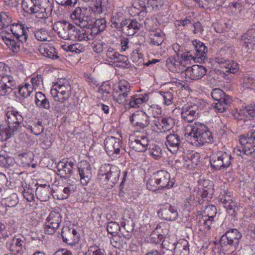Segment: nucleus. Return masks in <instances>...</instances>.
I'll list each match as a JSON object with an SVG mask.
<instances>
[{"instance_id": "46", "label": "nucleus", "mask_w": 255, "mask_h": 255, "mask_svg": "<svg viewBox=\"0 0 255 255\" xmlns=\"http://www.w3.org/2000/svg\"><path fill=\"white\" fill-rule=\"evenodd\" d=\"M33 89L30 84L26 83L24 85L19 86L18 88V93L23 98H27L30 96Z\"/></svg>"}, {"instance_id": "22", "label": "nucleus", "mask_w": 255, "mask_h": 255, "mask_svg": "<svg viewBox=\"0 0 255 255\" xmlns=\"http://www.w3.org/2000/svg\"><path fill=\"white\" fill-rule=\"evenodd\" d=\"M158 215L165 220L174 221L178 216V212L175 206L166 203L162 206Z\"/></svg>"}, {"instance_id": "56", "label": "nucleus", "mask_w": 255, "mask_h": 255, "mask_svg": "<svg viewBox=\"0 0 255 255\" xmlns=\"http://www.w3.org/2000/svg\"><path fill=\"white\" fill-rule=\"evenodd\" d=\"M12 130L9 128H7L4 127H0V140L5 141L11 137Z\"/></svg>"}, {"instance_id": "41", "label": "nucleus", "mask_w": 255, "mask_h": 255, "mask_svg": "<svg viewBox=\"0 0 255 255\" xmlns=\"http://www.w3.org/2000/svg\"><path fill=\"white\" fill-rule=\"evenodd\" d=\"M108 4V0H96L94 6L92 7V10L96 14H100L107 8Z\"/></svg>"}, {"instance_id": "42", "label": "nucleus", "mask_w": 255, "mask_h": 255, "mask_svg": "<svg viewBox=\"0 0 255 255\" xmlns=\"http://www.w3.org/2000/svg\"><path fill=\"white\" fill-rule=\"evenodd\" d=\"M176 242L171 239L164 240L161 245V250L175 252Z\"/></svg>"}, {"instance_id": "8", "label": "nucleus", "mask_w": 255, "mask_h": 255, "mask_svg": "<svg viewBox=\"0 0 255 255\" xmlns=\"http://www.w3.org/2000/svg\"><path fill=\"white\" fill-rule=\"evenodd\" d=\"M233 158L229 151H218L210 157L211 166L216 170H226L232 164Z\"/></svg>"}, {"instance_id": "31", "label": "nucleus", "mask_w": 255, "mask_h": 255, "mask_svg": "<svg viewBox=\"0 0 255 255\" xmlns=\"http://www.w3.org/2000/svg\"><path fill=\"white\" fill-rule=\"evenodd\" d=\"M125 22L121 29L124 34L128 36L133 35L139 29L140 24L136 21L127 19Z\"/></svg>"}, {"instance_id": "7", "label": "nucleus", "mask_w": 255, "mask_h": 255, "mask_svg": "<svg viewBox=\"0 0 255 255\" xmlns=\"http://www.w3.org/2000/svg\"><path fill=\"white\" fill-rule=\"evenodd\" d=\"M120 174V170L117 166L105 164L100 167L98 176L102 183L113 187L118 181Z\"/></svg>"}, {"instance_id": "28", "label": "nucleus", "mask_w": 255, "mask_h": 255, "mask_svg": "<svg viewBox=\"0 0 255 255\" xmlns=\"http://www.w3.org/2000/svg\"><path fill=\"white\" fill-rule=\"evenodd\" d=\"M69 25L70 23L65 20L58 21L53 24L52 28L59 37L67 40Z\"/></svg>"}, {"instance_id": "5", "label": "nucleus", "mask_w": 255, "mask_h": 255, "mask_svg": "<svg viewBox=\"0 0 255 255\" xmlns=\"http://www.w3.org/2000/svg\"><path fill=\"white\" fill-rule=\"evenodd\" d=\"M50 93L55 101L63 104L59 108L56 107L58 111H63L66 107H68L66 102L71 95V87L67 81L60 80L56 82L52 86Z\"/></svg>"}, {"instance_id": "47", "label": "nucleus", "mask_w": 255, "mask_h": 255, "mask_svg": "<svg viewBox=\"0 0 255 255\" xmlns=\"http://www.w3.org/2000/svg\"><path fill=\"white\" fill-rule=\"evenodd\" d=\"M3 202L7 207H15L18 203L17 195L16 193H12L9 197L4 198Z\"/></svg>"}, {"instance_id": "40", "label": "nucleus", "mask_w": 255, "mask_h": 255, "mask_svg": "<svg viewBox=\"0 0 255 255\" xmlns=\"http://www.w3.org/2000/svg\"><path fill=\"white\" fill-rule=\"evenodd\" d=\"M127 19L124 18L123 17V14L121 12L116 13L115 15H114L111 20L112 23V26L118 29H121L124 25V23L126 22Z\"/></svg>"}, {"instance_id": "43", "label": "nucleus", "mask_w": 255, "mask_h": 255, "mask_svg": "<svg viewBox=\"0 0 255 255\" xmlns=\"http://www.w3.org/2000/svg\"><path fill=\"white\" fill-rule=\"evenodd\" d=\"M12 22V17L6 12H1L0 13V29L7 27Z\"/></svg>"}, {"instance_id": "44", "label": "nucleus", "mask_w": 255, "mask_h": 255, "mask_svg": "<svg viewBox=\"0 0 255 255\" xmlns=\"http://www.w3.org/2000/svg\"><path fill=\"white\" fill-rule=\"evenodd\" d=\"M68 231L69 232V233L72 234L73 236L72 242H69L70 241L69 239L64 237V236L63 235L64 232L63 231H62L61 233V236L63 239V241L64 242L69 244H74L78 242L79 240L80 236L79 234L76 231V230L74 229H68Z\"/></svg>"}, {"instance_id": "36", "label": "nucleus", "mask_w": 255, "mask_h": 255, "mask_svg": "<svg viewBox=\"0 0 255 255\" xmlns=\"http://www.w3.org/2000/svg\"><path fill=\"white\" fill-rule=\"evenodd\" d=\"M217 101V103H215V109L219 113H223L228 109L232 102V100L230 96H226L224 97V99Z\"/></svg>"}, {"instance_id": "34", "label": "nucleus", "mask_w": 255, "mask_h": 255, "mask_svg": "<svg viewBox=\"0 0 255 255\" xmlns=\"http://www.w3.org/2000/svg\"><path fill=\"white\" fill-rule=\"evenodd\" d=\"M220 202L222 203L224 207L228 211L234 212L236 208V203L235 202L229 195H227L226 192L224 191V194L220 195L219 197Z\"/></svg>"}, {"instance_id": "18", "label": "nucleus", "mask_w": 255, "mask_h": 255, "mask_svg": "<svg viewBox=\"0 0 255 255\" xmlns=\"http://www.w3.org/2000/svg\"><path fill=\"white\" fill-rule=\"evenodd\" d=\"M255 41V25L254 27L249 29L242 36L240 44L243 49L247 53H251Z\"/></svg>"}, {"instance_id": "12", "label": "nucleus", "mask_w": 255, "mask_h": 255, "mask_svg": "<svg viewBox=\"0 0 255 255\" xmlns=\"http://www.w3.org/2000/svg\"><path fill=\"white\" fill-rule=\"evenodd\" d=\"M62 218L59 212H51L47 217L44 224V231L46 234L53 235L59 228Z\"/></svg>"}, {"instance_id": "51", "label": "nucleus", "mask_w": 255, "mask_h": 255, "mask_svg": "<svg viewBox=\"0 0 255 255\" xmlns=\"http://www.w3.org/2000/svg\"><path fill=\"white\" fill-rule=\"evenodd\" d=\"M162 0H147V7L148 10H157L162 5Z\"/></svg>"}, {"instance_id": "54", "label": "nucleus", "mask_w": 255, "mask_h": 255, "mask_svg": "<svg viewBox=\"0 0 255 255\" xmlns=\"http://www.w3.org/2000/svg\"><path fill=\"white\" fill-rule=\"evenodd\" d=\"M107 230L109 233L114 236L118 234V232L121 230V228L117 222H110L107 225Z\"/></svg>"}, {"instance_id": "39", "label": "nucleus", "mask_w": 255, "mask_h": 255, "mask_svg": "<svg viewBox=\"0 0 255 255\" xmlns=\"http://www.w3.org/2000/svg\"><path fill=\"white\" fill-rule=\"evenodd\" d=\"M61 47L67 52H74L76 53H80L84 51V47L80 43H75L70 45L63 44L61 45Z\"/></svg>"}, {"instance_id": "1", "label": "nucleus", "mask_w": 255, "mask_h": 255, "mask_svg": "<svg viewBox=\"0 0 255 255\" xmlns=\"http://www.w3.org/2000/svg\"><path fill=\"white\" fill-rule=\"evenodd\" d=\"M28 31L22 24L13 23L9 30H2L0 35L8 47L13 52L17 53L20 47L25 50L29 49L26 42Z\"/></svg>"}, {"instance_id": "4", "label": "nucleus", "mask_w": 255, "mask_h": 255, "mask_svg": "<svg viewBox=\"0 0 255 255\" xmlns=\"http://www.w3.org/2000/svg\"><path fill=\"white\" fill-rule=\"evenodd\" d=\"M175 183L174 179H170L169 173L166 170H160L152 174L146 182L147 189L156 191L172 188Z\"/></svg>"}, {"instance_id": "38", "label": "nucleus", "mask_w": 255, "mask_h": 255, "mask_svg": "<svg viewBox=\"0 0 255 255\" xmlns=\"http://www.w3.org/2000/svg\"><path fill=\"white\" fill-rule=\"evenodd\" d=\"M175 253L179 255H188L189 248L188 242L186 240H181L176 242Z\"/></svg>"}, {"instance_id": "50", "label": "nucleus", "mask_w": 255, "mask_h": 255, "mask_svg": "<svg viewBox=\"0 0 255 255\" xmlns=\"http://www.w3.org/2000/svg\"><path fill=\"white\" fill-rule=\"evenodd\" d=\"M85 255H105V250L96 245L89 247Z\"/></svg>"}, {"instance_id": "16", "label": "nucleus", "mask_w": 255, "mask_h": 255, "mask_svg": "<svg viewBox=\"0 0 255 255\" xmlns=\"http://www.w3.org/2000/svg\"><path fill=\"white\" fill-rule=\"evenodd\" d=\"M181 114L184 122L192 123L198 116L199 106L192 103L185 105L182 108Z\"/></svg>"}, {"instance_id": "48", "label": "nucleus", "mask_w": 255, "mask_h": 255, "mask_svg": "<svg viewBox=\"0 0 255 255\" xmlns=\"http://www.w3.org/2000/svg\"><path fill=\"white\" fill-rule=\"evenodd\" d=\"M36 38L41 41H50L51 37L48 35V32L44 29H40L35 32Z\"/></svg>"}, {"instance_id": "17", "label": "nucleus", "mask_w": 255, "mask_h": 255, "mask_svg": "<svg viewBox=\"0 0 255 255\" xmlns=\"http://www.w3.org/2000/svg\"><path fill=\"white\" fill-rule=\"evenodd\" d=\"M152 124L156 127L157 131L165 132L173 128L175 122L174 120L170 117H160L153 120Z\"/></svg>"}, {"instance_id": "9", "label": "nucleus", "mask_w": 255, "mask_h": 255, "mask_svg": "<svg viewBox=\"0 0 255 255\" xmlns=\"http://www.w3.org/2000/svg\"><path fill=\"white\" fill-rule=\"evenodd\" d=\"M113 91L114 100L120 104L126 105L131 94V86L127 80H121L114 84Z\"/></svg>"}, {"instance_id": "63", "label": "nucleus", "mask_w": 255, "mask_h": 255, "mask_svg": "<svg viewBox=\"0 0 255 255\" xmlns=\"http://www.w3.org/2000/svg\"><path fill=\"white\" fill-rule=\"evenodd\" d=\"M23 197L28 202H31L33 201L34 196V190L32 189L26 188L24 189L23 192Z\"/></svg>"}, {"instance_id": "33", "label": "nucleus", "mask_w": 255, "mask_h": 255, "mask_svg": "<svg viewBox=\"0 0 255 255\" xmlns=\"http://www.w3.org/2000/svg\"><path fill=\"white\" fill-rule=\"evenodd\" d=\"M149 99L148 95L145 94L143 95L130 96L128 102L126 103L130 108L139 107L142 104L146 103Z\"/></svg>"}, {"instance_id": "3", "label": "nucleus", "mask_w": 255, "mask_h": 255, "mask_svg": "<svg viewBox=\"0 0 255 255\" xmlns=\"http://www.w3.org/2000/svg\"><path fill=\"white\" fill-rule=\"evenodd\" d=\"M21 4L25 11L38 19L45 20L52 14V0H23Z\"/></svg>"}, {"instance_id": "27", "label": "nucleus", "mask_w": 255, "mask_h": 255, "mask_svg": "<svg viewBox=\"0 0 255 255\" xmlns=\"http://www.w3.org/2000/svg\"><path fill=\"white\" fill-rule=\"evenodd\" d=\"M69 27L67 40H77L81 41H88L90 39L88 33L86 32L80 30L71 23H70Z\"/></svg>"}, {"instance_id": "55", "label": "nucleus", "mask_w": 255, "mask_h": 255, "mask_svg": "<svg viewBox=\"0 0 255 255\" xmlns=\"http://www.w3.org/2000/svg\"><path fill=\"white\" fill-rule=\"evenodd\" d=\"M211 96L215 101H219L224 99V97L227 96L221 89L215 88L212 90Z\"/></svg>"}, {"instance_id": "24", "label": "nucleus", "mask_w": 255, "mask_h": 255, "mask_svg": "<svg viewBox=\"0 0 255 255\" xmlns=\"http://www.w3.org/2000/svg\"><path fill=\"white\" fill-rule=\"evenodd\" d=\"M206 68L202 65H192L185 70V74L192 80H197L203 77L207 72Z\"/></svg>"}, {"instance_id": "52", "label": "nucleus", "mask_w": 255, "mask_h": 255, "mask_svg": "<svg viewBox=\"0 0 255 255\" xmlns=\"http://www.w3.org/2000/svg\"><path fill=\"white\" fill-rule=\"evenodd\" d=\"M158 226L150 234L149 240L150 242L154 244H159L162 240L163 236L157 232Z\"/></svg>"}, {"instance_id": "25", "label": "nucleus", "mask_w": 255, "mask_h": 255, "mask_svg": "<svg viewBox=\"0 0 255 255\" xmlns=\"http://www.w3.org/2000/svg\"><path fill=\"white\" fill-rule=\"evenodd\" d=\"M80 182L83 185H87L91 177V166L86 161H82L78 166Z\"/></svg>"}, {"instance_id": "62", "label": "nucleus", "mask_w": 255, "mask_h": 255, "mask_svg": "<svg viewBox=\"0 0 255 255\" xmlns=\"http://www.w3.org/2000/svg\"><path fill=\"white\" fill-rule=\"evenodd\" d=\"M43 78L40 75H37L36 76L33 77L31 79L32 84L31 87L33 89H38L42 84Z\"/></svg>"}, {"instance_id": "11", "label": "nucleus", "mask_w": 255, "mask_h": 255, "mask_svg": "<svg viewBox=\"0 0 255 255\" xmlns=\"http://www.w3.org/2000/svg\"><path fill=\"white\" fill-rule=\"evenodd\" d=\"M242 237V234L237 229H230L221 237L219 241L220 244L222 248L229 245L236 249L238 247Z\"/></svg>"}, {"instance_id": "57", "label": "nucleus", "mask_w": 255, "mask_h": 255, "mask_svg": "<svg viewBox=\"0 0 255 255\" xmlns=\"http://www.w3.org/2000/svg\"><path fill=\"white\" fill-rule=\"evenodd\" d=\"M163 104L166 106H169L173 101V95L171 92H163L161 93Z\"/></svg>"}, {"instance_id": "45", "label": "nucleus", "mask_w": 255, "mask_h": 255, "mask_svg": "<svg viewBox=\"0 0 255 255\" xmlns=\"http://www.w3.org/2000/svg\"><path fill=\"white\" fill-rule=\"evenodd\" d=\"M243 84L245 88L255 90V77L245 75L243 78Z\"/></svg>"}, {"instance_id": "61", "label": "nucleus", "mask_w": 255, "mask_h": 255, "mask_svg": "<svg viewBox=\"0 0 255 255\" xmlns=\"http://www.w3.org/2000/svg\"><path fill=\"white\" fill-rule=\"evenodd\" d=\"M199 154L198 153H192L190 154L188 158V160H187L189 162L188 165H190L192 167L196 166L199 162Z\"/></svg>"}, {"instance_id": "37", "label": "nucleus", "mask_w": 255, "mask_h": 255, "mask_svg": "<svg viewBox=\"0 0 255 255\" xmlns=\"http://www.w3.org/2000/svg\"><path fill=\"white\" fill-rule=\"evenodd\" d=\"M35 103L39 108L45 109H50V103L45 96L41 92H37L35 95Z\"/></svg>"}, {"instance_id": "49", "label": "nucleus", "mask_w": 255, "mask_h": 255, "mask_svg": "<svg viewBox=\"0 0 255 255\" xmlns=\"http://www.w3.org/2000/svg\"><path fill=\"white\" fill-rule=\"evenodd\" d=\"M4 84H5L7 88H8L11 91L13 87H15L16 86V82L13 79V78L10 75H4L2 77L1 80Z\"/></svg>"}, {"instance_id": "59", "label": "nucleus", "mask_w": 255, "mask_h": 255, "mask_svg": "<svg viewBox=\"0 0 255 255\" xmlns=\"http://www.w3.org/2000/svg\"><path fill=\"white\" fill-rule=\"evenodd\" d=\"M169 71L173 73H179L185 72V65H166Z\"/></svg>"}, {"instance_id": "14", "label": "nucleus", "mask_w": 255, "mask_h": 255, "mask_svg": "<svg viewBox=\"0 0 255 255\" xmlns=\"http://www.w3.org/2000/svg\"><path fill=\"white\" fill-rule=\"evenodd\" d=\"M5 115L8 128L12 131L17 130L23 120L21 113L13 107H8L6 110Z\"/></svg>"}, {"instance_id": "13", "label": "nucleus", "mask_w": 255, "mask_h": 255, "mask_svg": "<svg viewBox=\"0 0 255 255\" xmlns=\"http://www.w3.org/2000/svg\"><path fill=\"white\" fill-rule=\"evenodd\" d=\"M87 9L80 7H76L71 14V18L77 25L82 28H89V22L91 18L87 15Z\"/></svg>"}, {"instance_id": "15", "label": "nucleus", "mask_w": 255, "mask_h": 255, "mask_svg": "<svg viewBox=\"0 0 255 255\" xmlns=\"http://www.w3.org/2000/svg\"><path fill=\"white\" fill-rule=\"evenodd\" d=\"M104 145L107 154L113 158H116L120 154L121 147V140L114 136L107 137Z\"/></svg>"}, {"instance_id": "35", "label": "nucleus", "mask_w": 255, "mask_h": 255, "mask_svg": "<svg viewBox=\"0 0 255 255\" xmlns=\"http://www.w3.org/2000/svg\"><path fill=\"white\" fill-rule=\"evenodd\" d=\"M40 52L46 57L54 59L58 58L55 49L50 44H43L40 47Z\"/></svg>"}, {"instance_id": "53", "label": "nucleus", "mask_w": 255, "mask_h": 255, "mask_svg": "<svg viewBox=\"0 0 255 255\" xmlns=\"http://www.w3.org/2000/svg\"><path fill=\"white\" fill-rule=\"evenodd\" d=\"M49 190L48 188H42L41 189V187H37L36 190V195L39 198V199L42 201H45L47 200L49 198Z\"/></svg>"}, {"instance_id": "21", "label": "nucleus", "mask_w": 255, "mask_h": 255, "mask_svg": "<svg viewBox=\"0 0 255 255\" xmlns=\"http://www.w3.org/2000/svg\"><path fill=\"white\" fill-rule=\"evenodd\" d=\"M129 120L132 126L140 129L147 127L149 124V116L143 111L134 113Z\"/></svg>"}, {"instance_id": "58", "label": "nucleus", "mask_w": 255, "mask_h": 255, "mask_svg": "<svg viewBox=\"0 0 255 255\" xmlns=\"http://www.w3.org/2000/svg\"><path fill=\"white\" fill-rule=\"evenodd\" d=\"M149 154L154 158L157 159L161 156L162 151L161 148L157 145H152L149 147Z\"/></svg>"}, {"instance_id": "20", "label": "nucleus", "mask_w": 255, "mask_h": 255, "mask_svg": "<svg viewBox=\"0 0 255 255\" xmlns=\"http://www.w3.org/2000/svg\"><path fill=\"white\" fill-rule=\"evenodd\" d=\"M75 164L76 162L73 160L63 159L57 164V171L61 177H69L75 168Z\"/></svg>"}, {"instance_id": "64", "label": "nucleus", "mask_w": 255, "mask_h": 255, "mask_svg": "<svg viewBox=\"0 0 255 255\" xmlns=\"http://www.w3.org/2000/svg\"><path fill=\"white\" fill-rule=\"evenodd\" d=\"M113 59L114 63H121L123 64H128V58L127 56L115 52L113 54Z\"/></svg>"}, {"instance_id": "23", "label": "nucleus", "mask_w": 255, "mask_h": 255, "mask_svg": "<svg viewBox=\"0 0 255 255\" xmlns=\"http://www.w3.org/2000/svg\"><path fill=\"white\" fill-rule=\"evenodd\" d=\"M181 137L176 133H171L166 136L165 145L173 154L176 153L181 147Z\"/></svg>"}, {"instance_id": "32", "label": "nucleus", "mask_w": 255, "mask_h": 255, "mask_svg": "<svg viewBox=\"0 0 255 255\" xmlns=\"http://www.w3.org/2000/svg\"><path fill=\"white\" fill-rule=\"evenodd\" d=\"M25 246L24 238L20 235L14 236L10 242V250L18 253L23 252Z\"/></svg>"}, {"instance_id": "6", "label": "nucleus", "mask_w": 255, "mask_h": 255, "mask_svg": "<svg viewBox=\"0 0 255 255\" xmlns=\"http://www.w3.org/2000/svg\"><path fill=\"white\" fill-rule=\"evenodd\" d=\"M240 145L234 149L237 155L241 156V153L247 155H251L255 152V130L252 129L247 133L239 137Z\"/></svg>"}, {"instance_id": "30", "label": "nucleus", "mask_w": 255, "mask_h": 255, "mask_svg": "<svg viewBox=\"0 0 255 255\" xmlns=\"http://www.w3.org/2000/svg\"><path fill=\"white\" fill-rule=\"evenodd\" d=\"M131 238V235L128 234L127 235H114L112 238L110 239L111 244L116 248L121 249L125 248L127 247V241H128Z\"/></svg>"}, {"instance_id": "10", "label": "nucleus", "mask_w": 255, "mask_h": 255, "mask_svg": "<svg viewBox=\"0 0 255 255\" xmlns=\"http://www.w3.org/2000/svg\"><path fill=\"white\" fill-rule=\"evenodd\" d=\"M193 45L196 51L195 56H192L189 52L184 53L181 55L184 62L190 61L192 60L194 63H206V52L207 49L205 44L202 42L195 40L193 41Z\"/></svg>"}, {"instance_id": "26", "label": "nucleus", "mask_w": 255, "mask_h": 255, "mask_svg": "<svg viewBox=\"0 0 255 255\" xmlns=\"http://www.w3.org/2000/svg\"><path fill=\"white\" fill-rule=\"evenodd\" d=\"M149 139L146 136L136 137L133 140H131L129 143L130 147L137 152H144L149 145Z\"/></svg>"}, {"instance_id": "60", "label": "nucleus", "mask_w": 255, "mask_h": 255, "mask_svg": "<svg viewBox=\"0 0 255 255\" xmlns=\"http://www.w3.org/2000/svg\"><path fill=\"white\" fill-rule=\"evenodd\" d=\"M31 132L35 135L40 134L43 131L42 122L38 121L37 123L30 127Z\"/></svg>"}, {"instance_id": "2", "label": "nucleus", "mask_w": 255, "mask_h": 255, "mask_svg": "<svg viewBox=\"0 0 255 255\" xmlns=\"http://www.w3.org/2000/svg\"><path fill=\"white\" fill-rule=\"evenodd\" d=\"M184 136L189 143L197 147L213 141L212 132L205 124L200 122H195L187 126Z\"/></svg>"}, {"instance_id": "29", "label": "nucleus", "mask_w": 255, "mask_h": 255, "mask_svg": "<svg viewBox=\"0 0 255 255\" xmlns=\"http://www.w3.org/2000/svg\"><path fill=\"white\" fill-rule=\"evenodd\" d=\"M89 23L91 25L89 28H86L90 30L88 31L92 35H97L99 32L103 31L106 27V21L105 18L97 19L93 22L90 19Z\"/></svg>"}, {"instance_id": "19", "label": "nucleus", "mask_w": 255, "mask_h": 255, "mask_svg": "<svg viewBox=\"0 0 255 255\" xmlns=\"http://www.w3.org/2000/svg\"><path fill=\"white\" fill-rule=\"evenodd\" d=\"M217 214V209L215 206L209 205L206 207L202 217L200 219L199 224L200 226H204L209 230L210 226L214 221V218Z\"/></svg>"}]
</instances>
